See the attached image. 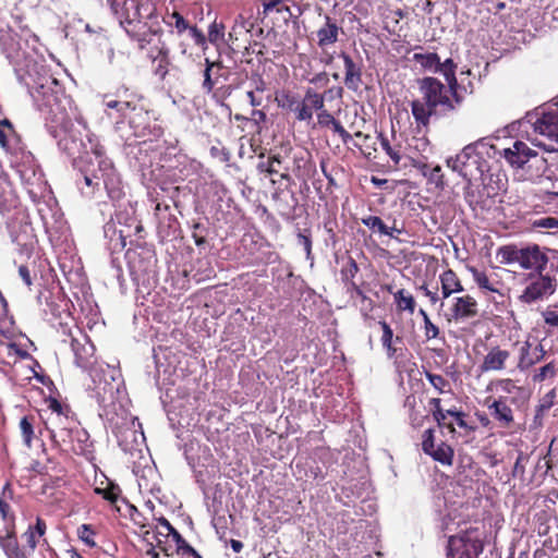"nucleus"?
<instances>
[{
    "mask_svg": "<svg viewBox=\"0 0 558 558\" xmlns=\"http://www.w3.org/2000/svg\"><path fill=\"white\" fill-rule=\"evenodd\" d=\"M37 368V383L41 385V387H37V390H39L43 396V405L45 407L40 410L37 409V414L40 416L45 425H47V422L43 413L48 410L51 411V414H54L58 417H68L70 408L68 404L62 402L61 393L56 387L53 380L46 374L45 369L40 367L38 362Z\"/></svg>",
    "mask_w": 558,
    "mask_h": 558,
    "instance_id": "obj_8",
    "label": "nucleus"
},
{
    "mask_svg": "<svg viewBox=\"0 0 558 558\" xmlns=\"http://www.w3.org/2000/svg\"><path fill=\"white\" fill-rule=\"evenodd\" d=\"M357 272L359 266L356 262L352 257H349L340 270L341 279L349 286V291L352 289V282H354Z\"/></svg>",
    "mask_w": 558,
    "mask_h": 558,
    "instance_id": "obj_45",
    "label": "nucleus"
},
{
    "mask_svg": "<svg viewBox=\"0 0 558 558\" xmlns=\"http://www.w3.org/2000/svg\"><path fill=\"white\" fill-rule=\"evenodd\" d=\"M501 156L513 168H522L536 153L527 144L515 141L511 147L504 148Z\"/></svg>",
    "mask_w": 558,
    "mask_h": 558,
    "instance_id": "obj_23",
    "label": "nucleus"
},
{
    "mask_svg": "<svg viewBox=\"0 0 558 558\" xmlns=\"http://www.w3.org/2000/svg\"><path fill=\"white\" fill-rule=\"evenodd\" d=\"M132 437V442H137V432L135 429L126 428L123 432H121V435L119 436V445L124 449L129 450L131 447H129L128 438Z\"/></svg>",
    "mask_w": 558,
    "mask_h": 558,
    "instance_id": "obj_60",
    "label": "nucleus"
},
{
    "mask_svg": "<svg viewBox=\"0 0 558 558\" xmlns=\"http://www.w3.org/2000/svg\"><path fill=\"white\" fill-rule=\"evenodd\" d=\"M383 335L380 338V342L383 348L386 351V355L388 359H395L397 357L398 348L397 344H402V338L397 336L393 337V330L391 329L390 325L386 320H379L378 322Z\"/></svg>",
    "mask_w": 558,
    "mask_h": 558,
    "instance_id": "obj_30",
    "label": "nucleus"
},
{
    "mask_svg": "<svg viewBox=\"0 0 558 558\" xmlns=\"http://www.w3.org/2000/svg\"><path fill=\"white\" fill-rule=\"evenodd\" d=\"M469 270L472 274L473 280L481 290L496 293L499 292L496 283L490 281L489 277L485 271H481L475 267H470Z\"/></svg>",
    "mask_w": 558,
    "mask_h": 558,
    "instance_id": "obj_38",
    "label": "nucleus"
},
{
    "mask_svg": "<svg viewBox=\"0 0 558 558\" xmlns=\"http://www.w3.org/2000/svg\"><path fill=\"white\" fill-rule=\"evenodd\" d=\"M288 0H265L264 1V20H269L272 27H281L295 15L288 5Z\"/></svg>",
    "mask_w": 558,
    "mask_h": 558,
    "instance_id": "obj_19",
    "label": "nucleus"
},
{
    "mask_svg": "<svg viewBox=\"0 0 558 558\" xmlns=\"http://www.w3.org/2000/svg\"><path fill=\"white\" fill-rule=\"evenodd\" d=\"M519 265L523 269L535 270L538 274L546 268L548 263L547 255L541 251L539 246L536 244L527 245L525 247H521Z\"/></svg>",
    "mask_w": 558,
    "mask_h": 558,
    "instance_id": "obj_22",
    "label": "nucleus"
},
{
    "mask_svg": "<svg viewBox=\"0 0 558 558\" xmlns=\"http://www.w3.org/2000/svg\"><path fill=\"white\" fill-rule=\"evenodd\" d=\"M361 222L372 232H378L384 235L392 236V232L388 231V226L378 216L362 217Z\"/></svg>",
    "mask_w": 558,
    "mask_h": 558,
    "instance_id": "obj_43",
    "label": "nucleus"
},
{
    "mask_svg": "<svg viewBox=\"0 0 558 558\" xmlns=\"http://www.w3.org/2000/svg\"><path fill=\"white\" fill-rule=\"evenodd\" d=\"M292 172L298 179L306 181L315 172V165L301 153L293 156Z\"/></svg>",
    "mask_w": 558,
    "mask_h": 558,
    "instance_id": "obj_34",
    "label": "nucleus"
},
{
    "mask_svg": "<svg viewBox=\"0 0 558 558\" xmlns=\"http://www.w3.org/2000/svg\"><path fill=\"white\" fill-rule=\"evenodd\" d=\"M299 243L303 246L306 257L310 258L312 255V239L308 230L298 233Z\"/></svg>",
    "mask_w": 558,
    "mask_h": 558,
    "instance_id": "obj_61",
    "label": "nucleus"
},
{
    "mask_svg": "<svg viewBox=\"0 0 558 558\" xmlns=\"http://www.w3.org/2000/svg\"><path fill=\"white\" fill-rule=\"evenodd\" d=\"M129 125L137 137H144L149 134V111L145 108L144 101L140 105V109L131 111L128 117Z\"/></svg>",
    "mask_w": 558,
    "mask_h": 558,
    "instance_id": "obj_27",
    "label": "nucleus"
},
{
    "mask_svg": "<svg viewBox=\"0 0 558 558\" xmlns=\"http://www.w3.org/2000/svg\"><path fill=\"white\" fill-rule=\"evenodd\" d=\"M428 405L430 408L434 420L437 422L439 427H446L450 433H454L453 423H447V411H444L441 408V400L439 398H432L428 401Z\"/></svg>",
    "mask_w": 558,
    "mask_h": 558,
    "instance_id": "obj_36",
    "label": "nucleus"
},
{
    "mask_svg": "<svg viewBox=\"0 0 558 558\" xmlns=\"http://www.w3.org/2000/svg\"><path fill=\"white\" fill-rule=\"evenodd\" d=\"M424 375L435 390L442 395L451 391V385L442 375L434 374L429 371H424Z\"/></svg>",
    "mask_w": 558,
    "mask_h": 558,
    "instance_id": "obj_41",
    "label": "nucleus"
},
{
    "mask_svg": "<svg viewBox=\"0 0 558 558\" xmlns=\"http://www.w3.org/2000/svg\"><path fill=\"white\" fill-rule=\"evenodd\" d=\"M37 109L44 117L49 134L57 140L59 149L72 159V166L83 174L85 184L93 192L98 190L99 178L96 173H90L89 151L82 138V132L74 126V121L84 130L87 124L51 75H37Z\"/></svg>",
    "mask_w": 558,
    "mask_h": 558,
    "instance_id": "obj_1",
    "label": "nucleus"
},
{
    "mask_svg": "<svg viewBox=\"0 0 558 558\" xmlns=\"http://www.w3.org/2000/svg\"><path fill=\"white\" fill-rule=\"evenodd\" d=\"M435 432L433 428H428L423 433L422 436V450L425 454L429 453L435 446Z\"/></svg>",
    "mask_w": 558,
    "mask_h": 558,
    "instance_id": "obj_56",
    "label": "nucleus"
},
{
    "mask_svg": "<svg viewBox=\"0 0 558 558\" xmlns=\"http://www.w3.org/2000/svg\"><path fill=\"white\" fill-rule=\"evenodd\" d=\"M545 355V351L542 344L534 347L529 341H524L519 348V357L517 367L520 371H526L534 364L539 362Z\"/></svg>",
    "mask_w": 558,
    "mask_h": 558,
    "instance_id": "obj_25",
    "label": "nucleus"
},
{
    "mask_svg": "<svg viewBox=\"0 0 558 558\" xmlns=\"http://www.w3.org/2000/svg\"><path fill=\"white\" fill-rule=\"evenodd\" d=\"M478 181L483 185V189L487 197H495L501 191L506 190V174L502 173L501 171H497L496 173L492 172L489 166L488 172H484L483 178H480Z\"/></svg>",
    "mask_w": 558,
    "mask_h": 558,
    "instance_id": "obj_28",
    "label": "nucleus"
},
{
    "mask_svg": "<svg viewBox=\"0 0 558 558\" xmlns=\"http://www.w3.org/2000/svg\"><path fill=\"white\" fill-rule=\"evenodd\" d=\"M223 25H218L214 23L208 31V39L210 43H217L223 37Z\"/></svg>",
    "mask_w": 558,
    "mask_h": 558,
    "instance_id": "obj_63",
    "label": "nucleus"
},
{
    "mask_svg": "<svg viewBox=\"0 0 558 558\" xmlns=\"http://www.w3.org/2000/svg\"><path fill=\"white\" fill-rule=\"evenodd\" d=\"M111 96L119 100L120 105H129L131 111L140 109V105L144 101L143 95L137 89L124 84L118 86Z\"/></svg>",
    "mask_w": 558,
    "mask_h": 558,
    "instance_id": "obj_29",
    "label": "nucleus"
},
{
    "mask_svg": "<svg viewBox=\"0 0 558 558\" xmlns=\"http://www.w3.org/2000/svg\"><path fill=\"white\" fill-rule=\"evenodd\" d=\"M203 70L202 89L206 94H210L217 101H223L231 96L236 86L229 84L232 71L225 65L221 60H210L205 58Z\"/></svg>",
    "mask_w": 558,
    "mask_h": 558,
    "instance_id": "obj_6",
    "label": "nucleus"
},
{
    "mask_svg": "<svg viewBox=\"0 0 558 558\" xmlns=\"http://www.w3.org/2000/svg\"><path fill=\"white\" fill-rule=\"evenodd\" d=\"M492 385L499 387L501 391H504L507 395H512L515 391L522 390V388L517 386L515 383L510 378L498 379L492 383Z\"/></svg>",
    "mask_w": 558,
    "mask_h": 558,
    "instance_id": "obj_54",
    "label": "nucleus"
},
{
    "mask_svg": "<svg viewBox=\"0 0 558 558\" xmlns=\"http://www.w3.org/2000/svg\"><path fill=\"white\" fill-rule=\"evenodd\" d=\"M439 328L430 319L424 322V336L427 340L435 339L439 336Z\"/></svg>",
    "mask_w": 558,
    "mask_h": 558,
    "instance_id": "obj_62",
    "label": "nucleus"
},
{
    "mask_svg": "<svg viewBox=\"0 0 558 558\" xmlns=\"http://www.w3.org/2000/svg\"><path fill=\"white\" fill-rule=\"evenodd\" d=\"M111 9L120 16V23L140 50H146L147 58L157 60L168 49L162 40L156 5L149 1L108 0Z\"/></svg>",
    "mask_w": 558,
    "mask_h": 558,
    "instance_id": "obj_2",
    "label": "nucleus"
},
{
    "mask_svg": "<svg viewBox=\"0 0 558 558\" xmlns=\"http://www.w3.org/2000/svg\"><path fill=\"white\" fill-rule=\"evenodd\" d=\"M61 336L63 337L62 342L69 343L75 357V364L81 368H87L93 364V357L95 354V347L92 342L87 341L84 337L85 342L82 343L73 333L71 327H68V322L60 323Z\"/></svg>",
    "mask_w": 558,
    "mask_h": 558,
    "instance_id": "obj_13",
    "label": "nucleus"
},
{
    "mask_svg": "<svg viewBox=\"0 0 558 558\" xmlns=\"http://www.w3.org/2000/svg\"><path fill=\"white\" fill-rule=\"evenodd\" d=\"M496 154V146L487 138H481L466 145L456 157L449 158L447 166L468 182H477L484 172H488V159Z\"/></svg>",
    "mask_w": 558,
    "mask_h": 558,
    "instance_id": "obj_4",
    "label": "nucleus"
},
{
    "mask_svg": "<svg viewBox=\"0 0 558 558\" xmlns=\"http://www.w3.org/2000/svg\"><path fill=\"white\" fill-rule=\"evenodd\" d=\"M478 316V303L470 294L453 298L449 312L446 314L448 323H465Z\"/></svg>",
    "mask_w": 558,
    "mask_h": 558,
    "instance_id": "obj_16",
    "label": "nucleus"
},
{
    "mask_svg": "<svg viewBox=\"0 0 558 558\" xmlns=\"http://www.w3.org/2000/svg\"><path fill=\"white\" fill-rule=\"evenodd\" d=\"M520 253L521 248L514 244L502 245L497 250V257H500L501 264H519Z\"/></svg>",
    "mask_w": 558,
    "mask_h": 558,
    "instance_id": "obj_39",
    "label": "nucleus"
},
{
    "mask_svg": "<svg viewBox=\"0 0 558 558\" xmlns=\"http://www.w3.org/2000/svg\"><path fill=\"white\" fill-rule=\"evenodd\" d=\"M413 61L420 64L424 70L442 74L448 84V89L454 93V86L457 85L456 71L458 65L451 58L441 62L440 57L436 52H415L413 54Z\"/></svg>",
    "mask_w": 558,
    "mask_h": 558,
    "instance_id": "obj_10",
    "label": "nucleus"
},
{
    "mask_svg": "<svg viewBox=\"0 0 558 558\" xmlns=\"http://www.w3.org/2000/svg\"><path fill=\"white\" fill-rule=\"evenodd\" d=\"M253 26L254 23L243 14H239L235 17L234 24L229 32L228 39L229 45L233 50H240L242 48L247 49L246 46H244V43L246 41L247 34Z\"/></svg>",
    "mask_w": 558,
    "mask_h": 558,
    "instance_id": "obj_24",
    "label": "nucleus"
},
{
    "mask_svg": "<svg viewBox=\"0 0 558 558\" xmlns=\"http://www.w3.org/2000/svg\"><path fill=\"white\" fill-rule=\"evenodd\" d=\"M442 299H448L453 293L464 291L458 275L452 269H447L439 276Z\"/></svg>",
    "mask_w": 558,
    "mask_h": 558,
    "instance_id": "obj_31",
    "label": "nucleus"
},
{
    "mask_svg": "<svg viewBox=\"0 0 558 558\" xmlns=\"http://www.w3.org/2000/svg\"><path fill=\"white\" fill-rule=\"evenodd\" d=\"M20 427L22 430V435L24 438V442L27 448L32 447V436H33V424L29 421L28 416H24L20 422Z\"/></svg>",
    "mask_w": 558,
    "mask_h": 558,
    "instance_id": "obj_53",
    "label": "nucleus"
},
{
    "mask_svg": "<svg viewBox=\"0 0 558 558\" xmlns=\"http://www.w3.org/2000/svg\"><path fill=\"white\" fill-rule=\"evenodd\" d=\"M340 58L343 60L344 65V86L353 92H357L363 84V62L362 60H354L349 53L342 51Z\"/></svg>",
    "mask_w": 558,
    "mask_h": 558,
    "instance_id": "obj_20",
    "label": "nucleus"
},
{
    "mask_svg": "<svg viewBox=\"0 0 558 558\" xmlns=\"http://www.w3.org/2000/svg\"><path fill=\"white\" fill-rule=\"evenodd\" d=\"M0 541L10 538L14 530V515L10 505L3 499H0Z\"/></svg>",
    "mask_w": 558,
    "mask_h": 558,
    "instance_id": "obj_32",
    "label": "nucleus"
},
{
    "mask_svg": "<svg viewBox=\"0 0 558 558\" xmlns=\"http://www.w3.org/2000/svg\"><path fill=\"white\" fill-rule=\"evenodd\" d=\"M354 137L360 140V142H354L353 145L359 148L364 156L369 157L374 151H376L375 143L369 134L356 131L354 132Z\"/></svg>",
    "mask_w": 558,
    "mask_h": 558,
    "instance_id": "obj_42",
    "label": "nucleus"
},
{
    "mask_svg": "<svg viewBox=\"0 0 558 558\" xmlns=\"http://www.w3.org/2000/svg\"><path fill=\"white\" fill-rule=\"evenodd\" d=\"M291 150V147L282 148L280 151L270 150L267 160L258 162V172L268 175H279L281 181L291 183L290 167L287 165V158Z\"/></svg>",
    "mask_w": 558,
    "mask_h": 558,
    "instance_id": "obj_15",
    "label": "nucleus"
},
{
    "mask_svg": "<svg viewBox=\"0 0 558 558\" xmlns=\"http://www.w3.org/2000/svg\"><path fill=\"white\" fill-rule=\"evenodd\" d=\"M278 106L294 113L296 118V108L300 104V99L296 95L291 93H282L280 98H277Z\"/></svg>",
    "mask_w": 558,
    "mask_h": 558,
    "instance_id": "obj_49",
    "label": "nucleus"
},
{
    "mask_svg": "<svg viewBox=\"0 0 558 558\" xmlns=\"http://www.w3.org/2000/svg\"><path fill=\"white\" fill-rule=\"evenodd\" d=\"M104 104L106 108L116 110L118 116L122 119H128L129 114L131 113V108L129 105H120V101L113 99L109 93L104 95Z\"/></svg>",
    "mask_w": 558,
    "mask_h": 558,
    "instance_id": "obj_47",
    "label": "nucleus"
},
{
    "mask_svg": "<svg viewBox=\"0 0 558 558\" xmlns=\"http://www.w3.org/2000/svg\"><path fill=\"white\" fill-rule=\"evenodd\" d=\"M428 181L430 183H434L436 187L444 189L445 181H444V173L441 170V167L436 165L433 167L428 172Z\"/></svg>",
    "mask_w": 558,
    "mask_h": 558,
    "instance_id": "obj_55",
    "label": "nucleus"
},
{
    "mask_svg": "<svg viewBox=\"0 0 558 558\" xmlns=\"http://www.w3.org/2000/svg\"><path fill=\"white\" fill-rule=\"evenodd\" d=\"M510 359V351L499 345H492L487 349L478 368L481 373L502 372L507 368Z\"/></svg>",
    "mask_w": 558,
    "mask_h": 558,
    "instance_id": "obj_21",
    "label": "nucleus"
},
{
    "mask_svg": "<svg viewBox=\"0 0 558 558\" xmlns=\"http://www.w3.org/2000/svg\"><path fill=\"white\" fill-rule=\"evenodd\" d=\"M95 493L97 495H100L105 500L114 505L121 495V489H120L119 485L109 483L108 486L105 488H100V487L95 488Z\"/></svg>",
    "mask_w": 558,
    "mask_h": 558,
    "instance_id": "obj_48",
    "label": "nucleus"
},
{
    "mask_svg": "<svg viewBox=\"0 0 558 558\" xmlns=\"http://www.w3.org/2000/svg\"><path fill=\"white\" fill-rule=\"evenodd\" d=\"M95 531L93 530L92 525L89 524H82L77 529V536L78 538L85 543L89 548L96 547V542L94 539Z\"/></svg>",
    "mask_w": 558,
    "mask_h": 558,
    "instance_id": "obj_51",
    "label": "nucleus"
},
{
    "mask_svg": "<svg viewBox=\"0 0 558 558\" xmlns=\"http://www.w3.org/2000/svg\"><path fill=\"white\" fill-rule=\"evenodd\" d=\"M409 144L412 145V154L416 155L417 157L420 153H425L429 145L426 137H412Z\"/></svg>",
    "mask_w": 558,
    "mask_h": 558,
    "instance_id": "obj_59",
    "label": "nucleus"
},
{
    "mask_svg": "<svg viewBox=\"0 0 558 558\" xmlns=\"http://www.w3.org/2000/svg\"><path fill=\"white\" fill-rule=\"evenodd\" d=\"M170 17L174 22L169 21L167 23L169 25H174V27L177 28L178 33L181 34V33L185 32L186 29L191 28L190 25H189V22L179 12H173Z\"/></svg>",
    "mask_w": 558,
    "mask_h": 558,
    "instance_id": "obj_58",
    "label": "nucleus"
},
{
    "mask_svg": "<svg viewBox=\"0 0 558 558\" xmlns=\"http://www.w3.org/2000/svg\"><path fill=\"white\" fill-rule=\"evenodd\" d=\"M266 120L267 116L264 110H259L256 108L252 110L250 121H252L257 126L258 131L262 129L260 125L264 124Z\"/></svg>",
    "mask_w": 558,
    "mask_h": 558,
    "instance_id": "obj_64",
    "label": "nucleus"
},
{
    "mask_svg": "<svg viewBox=\"0 0 558 558\" xmlns=\"http://www.w3.org/2000/svg\"><path fill=\"white\" fill-rule=\"evenodd\" d=\"M333 92H336V94L341 97L343 88L340 86L331 87L324 93H318L314 88L307 87L296 108L295 120L301 122H310L313 119L314 112L317 113L320 109H323L326 98Z\"/></svg>",
    "mask_w": 558,
    "mask_h": 558,
    "instance_id": "obj_11",
    "label": "nucleus"
},
{
    "mask_svg": "<svg viewBox=\"0 0 558 558\" xmlns=\"http://www.w3.org/2000/svg\"><path fill=\"white\" fill-rule=\"evenodd\" d=\"M534 131L541 136L535 138V145L546 151H558V109L543 112L534 122Z\"/></svg>",
    "mask_w": 558,
    "mask_h": 558,
    "instance_id": "obj_9",
    "label": "nucleus"
},
{
    "mask_svg": "<svg viewBox=\"0 0 558 558\" xmlns=\"http://www.w3.org/2000/svg\"><path fill=\"white\" fill-rule=\"evenodd\" d=\"M38 265L37 267L41 268L43 272L41 278L48 284L47 293L40 292L38 299L45 298L47 308L44 310L45 314H50L53 318L59 319L57 329L58 332L61 333L60 323L68 322V327H71V323L73 318L68 311V301L65 300L61 287L59 282L56 280V275L53 268L50 266V263L47 259H41V257L37 254Z\"/></svg>",
    "mask_w": 558,
    "mask_h": 558,
    "instance_id": "obj_5",
    "label": "nucleus"
},
{
    "mask_svg": "<svg viewBox=\"0 0 558 558\" xmlns=\"http://www.w3.org/2000/svg\"><path fill=\"white\" fill-rule=\"evenodd\" d=\"M154 66V73L161 80H163L170 71L171 61H170V50L169 48L163 51L157 60H151Z\"/></svg>",
    "mask_w": 558,
    "mask_h": 558,
    "instance_id": "obj_40",
    "label": "nucleus"
},
{
    "mask_svg": "<svg viewBox=\"0 0 558 558\" xmlns=\"http://www.w3.org/2000/svg\"><path fill=\"white\" fill-rule=\"evenodd\" d=\"M427 456L432 457L434 461L439 462L442 465H452L454 450L453 448L445 441H441L437 447H435Z\"/></svg>",
    "mask_w": 558,
    "mask_h": 558,
    "instance_id": "obj_35",
    "label": "nucleus"
},
{
    "mask_svg": "<svg viewBox=\"0 0 558 558\" xmlns=\"http://www.w3.org/2000/svg\"><path fill=\"white\" fill-rule=\"evenodd\" d=\"M515 398L510 396H488L484 400V407L489 411L493 420L502 428H509L514 424V411L510 407L515 403Z\"/></svg>",
    "mask_w": 558,
    "mask_h": 558,
    "instance_id": "obj_14",
    "label": "nucleus"
},
{
    "mask_svg": "<svg viewBox=\"0 0 558 558\" xmlns=\"http://www.w3.org/2000/svg\"><path fill=\"white\" fill-rule=\"evenodd\" d=\"M556 375V367L553 362L539 367L533 375V381L542 383L547 378H553Z\"/></svg>",
    "mask_w": 558,
    "mask_h": 558,
    "instance_id": "obj_52",
    "label": "nucleus"
},
{
    "mask_svg": "<svg viewBox=\"0 0 558 558\" xmlns=\"http://www.w3.org/2000/svg\"><path fill=\"white\" fill-rule=\"evenodd\" d=\"M378 140L383 150L389 156L395 169L400 167L402 159H408L409 161L410 159H414V154L411 151L412 145L407 144V140L402 133L398 134L392 129L389 135L380 132Z\"/></svg>",
    "mask_w": 558,
    "mask_h": 558,
    "instance_id": "obj_12",
    "label": "nucleus"
},
{
    "mask_svg": "<svg viewBox=\"0 0 558 558\" xmlns=\"http://www.w3.org/2000/svg\"><path fill=\"white\" fill-rule=\"evenodd\" d=\"M555 279L549 276H542L533 280L519 296L520 301L526 304L534 303L555 291Z\"/></svg>",
    "mask_w": 558,
    "mask_h": 558,
    "instance_id": "obj_18",
    "label": "nucleus"
},
{
    "mask_svg": "<svg viewBox=\"0 0 558 558\" xmlns=\"http://www.w3.org/2000/svg\"><path fill=\"white\" fill-rule=\"evenodd\" d=\"M447 414L454 418L456 424L462 428L466 434L474 433L476 425L468 421L469 414L457 410L456 408L447 410Z\"/></svg>",
    "mask_w": 558,
    "mask_h": 558,
    "instance_id": "obj_44",
    "label": "nucleus"
},
{
    "mask_svg": "<svg viewBox=\"0 0 558 558\" xmlns=\"http://www.w3.org/2000/svg\"><path fill=\"white\" fill-rule=\"evenodd\" d=\"M86 138L90 147V153L100 159L98 162L99 170L107 171L113 169L112 161L105 157L106 149L101 145L99 138L93 133H87Z\"/></svg>",
    "mask_w": 558,
    "mask_h": 558,
    "instance_id": "obj_33",
    "label": "nucleus"
},
{
    "mask_svg": "<svg viewBox=\"0 0 558 558\" xmlns=\"http://www.w3.org/2000/svg\"><path fill=\"white\" fill-rule=\"evenodd\" d=\"M420 99H413L410 104L411 112L417 128L427 129L430 118L438 111L452 112L462 102L459 93V83L454 86V93L448 89L437 77L424 76L417 80Z\"/></svg>",
    "mask_w": 558,
    "mask_h": 558,
    "instance_id": "obj_3",
    "label": "nucleus"
},
{
    "mask_svg": "<svg viewBox=\"0 0 558 558\" xmlns=\"http://www.w3.org/2000/svg\"><path fill=\"white\" fill-rule=\"evenodd\" d=\"M41 482V495L46 496L49 502H59L64 498V492L62 487L65 485V481L62 477H51L46 474H40Z\"/></svg>",
    "mask_w": 558,
    "mask_h": 558,
    "instance_id": "obj_26",
    "label": "nucleus"
},
{
    "mask_svg": "<svg viewBox=\"0 0 558 558\" xmlns=\"http://www.w3.org/2000/svg\"><path fill=\"white\" fill-rule=\"evenodd\" d=\"M396 307L399 312H409L413 314L416 307L414 296L405 289H400L393 293Z\"/></svg>",
    "mask_w": 558,
    "mask_h": 558,
    "instance_id": "obj_37",
    "label": "nucleus"
},
{
    "mask_svg": "<svg viewBox=\"0 0 558 558\" xmlns=\"http://www.w3.org/2000/svg\"><path fill=\"white\" fill-rule=\"evenodd\" d=\"M336 118L325 108L317 112V125L319 128H330Z\"/></svg>",
    "mask_w": 558,
    "mask_h": 558,
    "instance_id": "obj_57",
    "label": "nucleus"
},
{
    "mask_svg": "<svg viewBox=\"0 0 558 558\" xmlns=\"http://www.w3.org/2000/svg\"><path fill=\"white\" fill-rule=\"evenodd\" d=\"M301 80L316 87H326L329 84V75L326 71H322L315 75H311V72H305L301 75Z\"/></svg>",
    "mask_w": 558,
    "mask_h": 558,
    "instance_id": "obj_50",
    "label": "nucleus"
},
{
    "mask_svg": "<svg viewBox=\"0 0 558 558\" xmlns=\"http://www.w3.org/2000/svg\"><path fill=\"white\" fill-rule=\"evenodd\" d=\"M350 291L352 293H355V295L360 298L361 312L365 317H367L369 313L373 312L375 308L374 301L371 298H368L355 282H352V289Z\"/></svg>",
    "mask_w": 558,
    "mask_h": 558,
    "instance_id": "obj_46",
    "label": "nucleus"
},
{
    "mask_svg": "<svg viewBox=\"0 0 558 558\" xmlns=\"http://www.w3.org/2000/svg\"><path fill=\"white\" fill-rule=\"evenodd\" d=\"M483 551L484 539L477 527H469L448 537L447 558H480Z\"/></svg>",
    "mask_w": 558,
    "mask_h": 558,
    "instance_id": "obj_7",
    "label": "nucleus"
},
{
    "mask_svg": "<svg viewBox=\"0 0 558 558\" xmlns=\"http://www.w3.org/2000/svg\"><path fill=\"white\" fill-rule=\"evenodd\" d=\"M324 23L313 33L317 47L322 51L335 46L339 40V36L343 34L342 27L339 25L337 19L328 14H324Z\"/></svg>",
    "mask_w": 558,
    "mask_h": 558,
    "instance_id": "obj_17",
    "label": "nucleus"
}]
</instances>
